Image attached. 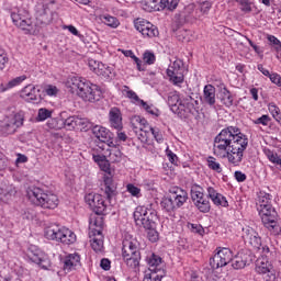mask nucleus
I'll return each mask as SVG.
<instances>
[{"instance_id":"nucleus-1","label":"nucleus","mask_w":281,"mask_h":281,"mask_svg":"<svg viewBox=\"0 0 281 281\" xmlns=\"http://www.w3.org/2000/svg\"><path fill=\"white\" fill-rule=\"evenodd\" d=\"M249 146V138L236 126H228L214 138V155L228 159V164L240 166L245 151Z\"/></svg>"},{"instance_id":"nucleus-2","label":"nucleus","mask_w":281,"mask_h":281,"mask_svg":"<svg viewBox=\"0 0 281 281\" xmlns=\"http://www.w3.org/2000/svg\"><path fill=\"white\" fill-rule=\"evenodd\" d=\"M257 205L265 227L269 229L273 236H278L281 232V226L280 223H278V211L271 205V194L260 192Z\"/></svg>"},{"instance_id":"nucleus-3","label":"nucleus","mask_w":281,"mask_h":281,"mask_svg":"<svg viewBox=\"0 0 281 281\" xmlns=\"http://www.w3.org/2000/svg\"><path fill=\"white\" fill-rule=\"evenodd\" d=\"M26 196L33 205L44 210H56L58 207V195L52 192H45L38 187H30L26 190Z\"/></svg>"},{"instance_id":"nucleus-4","label":"nucleus","mask_w":281,"mask_h":281,"mask_svg":"<svg viewBox=\"0 0 281 281\" xmlns=\"http://www.w3.org/2000/svg\"><path fill=\"white\" fill-rule=\"evenodd\" d=\"M71 89L76 91L79 98H82L85 102H98L100 101V95L102 91L98 89L97 85L90 83L87 79L74 77L71 79Z\"/></svg>"},{"instance_id":"nucleus-5","label":"nucleus","mask_w":281,"mask_h":281,"mask_svg":"<svg viewBox=\"0 0 281 281\" xmlns=\"http://www.w3.org/2000/svg\"><path fill=\"white\" fill-rule=\"evenodd\" d=\"M44 236L47 240H56V243H63V245H74L76 243V233L58 224L46 226Z\"/></svg>"},{"instance_id":"nucleus-6","label":"nucleus","mask_w":281,"mask_h":281,"mask_svg":"<svg viewBox=\"0 0 281 281\" xmlns=\"http://www.w3.org/2000/svg\"><path fill=\"white\" fill-rule=\"evenodd\" d=\"M133 218L139 229H153V227H157L159 221L157 211L147 206H137L133 213Z\"/></svg>"},{"instance_id":"nucleus-7","label":"nucleus","mask_w":281,"mask_h":281,"mask_svg":"<svg viewBox=\"0 0 281 281\" xmlns=\"http://www.w3.org/2000/svg\"><path fill=\"white\" fill-rule=\"evenodd\" d=\"M122 258L130 269H137L139 260H142V252L135 239H124L122 244Z\"/></svg>"},{"instance_id":"nucleus-8","label":"nucleus","mask_w":281,"mask_h":281,"mask_svg":"<svg viewBox=\"0 0 281 281\" xmlns=\"http://www.w3.org/2000/svg\"><path fill=\"white\" fill-rule=\"evenodd\" d=\"M54 0H50L49 3L46 4H38L35 11V25L37 29V34L41 32V27H47L53 23L54 19H57L58 13L52 10L49 5H53Z\"/></svg>"},{"instance_id":"nucleus-9","label":"nucleus","mask_w":281,"mask_h":281,"mask_svg":"<svg viewBox=\"0 0 281 281\" xmlns=\"http://www.w3.org/2000/svg\"><path fill=\"white\" fill-rule=\"evenodd\" d=\"M11 19L16 25L24 32V34H38V29L36 27L32 18H30V12L24 9L18 10V12H11Z\"/></svg>"},{"instance_id":"nucleus-10","label":"nucleus","mask_w":281,"mask_h":281,"mask_svg":"<svg viewBox=\"0 0 281 281\" xmlns=\"http://www.w3.org/2000/svg\"><path fill=\"white\" fill-rule=\"evenodd\" d=\"M99 168H101L103 172H106V175H109L105 176L103 180L105 186L103 194L105 195V199L109 201V203H111L114 196H117V187L113 181V177H111V164L109 162V160L105 159V161L99 165Z\"/></svg>"},{"instance_id":"nucleus-11","label":"nucleus","mask_w":281,"mask_h":281,"mask_svg":"<svg viewBox=\"0 0 281 281\" xmlns=\"http://www.w3.org/2000/svg\"><path fill=\"white\" fill-rule=\"evenodd\" d=\"M20 126H23V117L19 114H10L0 121V132L2 135H14Z\"/></svg>"},{"instance_id":"nucleus-12","label":"nucleus","mask_w":281,"mask_h":281,"mask_svg":"<svg viewBox=\"0 0 281 281\" xmlns=\"http://www.w3.org/2000/svg\"><path fill=\"white\" fill-rule=\"evenodd\" d=\"M191 199L200 212L203 214H207V212H210L212 206L210 205V200L205 198L203 188H201V186L194 184L191 188Z\"/></svg>"},{"instance_id":"nucleus-13","label":"nucleus","mask_w":281,"mask_h":281,"mask_svg":"<svg viewBox=\"0 0 281 281\" xmlns=\"http://www.w3.org/2000/svg\"><path fill=\"white\" fill-rule=\"evenodd\" d=\"M85 201L86 203L89 204V206L91 207L92 212H94V214L97 216H104L106 215V203L104 202V198L102 196V194L99 193H88L85 196Z\"/></svg>"},{"instance_id":"nucleus-14","label":"nucleus","mask_w":281,"mask_h":281,"mask_svg":"<svg viewBox=\"0 0 281 281\" xmlns=\"http://www.w3.org/2000/svg\"><path fill=\"white\" fill-rule=\"evenodd\" d=\"M234 255L229 248H221L212 258H210V267L213 270L227 267L232 262Z\"/></svg>"},{"instance_id":"nucleus-15","label":"nucleus","mask_w":281,"mask_h":281,"mask_svg":"<svg viewBox=\"0 0 281 281\" xmlns=\"http://www.w3.org/2000/svg\"><path fill=\"white\" fill-rule=\"evenodd\" d=\"M172 113H177L180 115L181 111H187V113H191V115H195V113H199L196 111V108H194V103H182L179 100V94L173 93L168 97L167 100Z\"/></svg>"},{"instance_id":"nucleus-16","label":"nucleus","mask_w":281,"mask_h":281,"mask_svg":"<svg viewBox=\"0 0 281 281\" xmlns=\"http://www.w3.org/2000/svg\"><path fill=\"white\" fill-rule=\"evenodd\" d=\"M91 131L95 137V144L97 146H99V148H101V150H104V144H106L108 146H115V144H113V139L111 138V132H109L106 127H102L100 125H92Z\"/></svg>"},{"instance_id":"nucleus-17","label":"nucleus","mask_w":281,"mask_h":281,"mask_svg":"<svg viewBox=\"0 0 281 281\" xmlns=\"http://www.w3.org/2000/svg\"><path fill=\"white\" fill-rule=\"evenodd\" d=\"M135 30L139 32L145 38H155L159 36V29L155 24L144 19H136L134 21Z\"/></svg>"},{"instance_id":"nucleus-18","label":"nucleus","mask_w":281,"mask_h":281,"mask_svg":"<svg viewBox=\"0 0 281 281\" xmlns=\"http://www.w3.org/2000/svg\"><path fill=\"white\" fill-rule=\"evenodd\" d=\"M88 65L91 71H94L97 76H100V78H103V80H113V78H115V71H113V68L104 65L101 61L90 59Z\"/></svg>"},{"instance_id":"nucleus-19","label":"nucleus","mask_w":281,"mask_h":281,"mask_svg":"<svg viewBox=\"0 0 281 281\" xmlns=\"http://www.w3.org/2000/svg\"><path fill=\"white\" fill-rule=\"evenodd\" d=\"M254 254L251 250H241L235 257H232L231 262L233 269H245V267H249L251 262H254Z\"/></svg>"},{"instance_id":"nucleus-20","label":"nucleus","mask_w":281,"mask_h":281,"mask_svg":"<svg viewBox=\"0 0 281 281\" xmlns=\"http://www.w3.org/2000/svg\"><path fill=\"white\" fill-rule=\"evenodd\" d=\"M255 271L262 276L263 281H276V269L269 261L258 260Z\"/></svg>"},{"instance_id":"nucleus-21","label":"nucleus","mask_w":281,"mask_h":281,"mask_svg":"<svg viewBox=\"0 0 281 281\" xmlns=\"http://www.w3.org/2000/svg\"><path fill=\"white\" fill-rule=\"evenodd\" d=\"M241 237L244 243H248V245H251V247H254L255 249H260L262 247V238H260L258 232H256V229H254L252 227H244Z\"/></svg>"},{"instance_id":"nucleus-22","label":"nucleus","mask_w":281,"mask_h":281,"mask_svg":"<svg viewBox=\"0 0 281 281\" xmlns=\"http://www.w3.org/2000/svg\"><path fill=\"white\" fill-rule=\"evenodd\" d=\"M20 97L22 100H25L26 102H33V104H38L41 102V89L36 86L29 85L25 86L21 92Z\"/></svg>"},{"instance_id":"nucleus-23","label":"nucleus","mask_w":281,"mask_h":281,"mask_svg":"<svg viewBox=\"0 0 281 281\" xmlns=\"http://www.w3.org/2000/svg\"><path fill=\"white\" fill-rule=\"evenodd\" d=\"M169 196L178 209L183 207V204L188 201V192L179 187H171Z\"/></svg>"},{"instance_id":"nucleus-24","label":"nucleus","mask_w":281,"mask_h":281,"mask_svg":"<svg viewBox=\"0 0 281 281\" xmlns=\"http://www.w3.org/2000/svg\"><path fill=\"white\" fill-rule=\"evenodd\" d=\"M109 121L112 128H115L116 131H122V111H120V108L110 109Z\"/></svg>"},{"instance_id":"nucleus-25","label":"nucleus","mask_w":281,"mask_h":281,"mask_svg":"<svg viewBox=\"0 0 281 281\" xmlns=\"http://www.w3.org/2000/svg\"><path fill=\"white\" fill-rule=\"evenodd\" d=\"M78 268H80V255H68L64 260V271L69 273L70 271H76Z\"/></svg>"},{"instance_id":"nucleus-26","label":"nucleus","mask_w":281,"mask_h":281,"mask_svg":"<svg viewBox=\"0 0 281 281\" xmlns=\"http://www.w3.org/2000/svg\"><path fill=\"white\" fill-rule=\"evenodd\" d=\"M207 198L213 201L214 205H221L222 207H227L229 205L227 198L216 192V190L212 187L207 188Z\"/></svg>"},{"instance_id":"nucleus-27","label":"nucleus","mask_w":281,"mask_h":281,"mask_svg":"<svg viewBox=\"0 0 281 281\" xmlns=\"http://www.w3.org/2000/svg\"><path fill=\"white\" fill-rule=\"evenodd\" d=\"M203 100L209 106L216 104V88L212 85H206L203 90Z\"/></svg>"},{"instance_id":"nucleus-28","label":"nucleus","mask_w":281,"mask_h":281,"mask_svg":"<svg viewBox=\"0 0 281 281\" xmlns=\"http://www.w3.org/2000/svg\"><path fill=\"white\" fill-rule=\"evenodd\" d=\"M167 76L173 85H181L183 82V72L181 69L168 68Z\"/></svg>"},{"instance_id":"nucleus-29","label":"nucleus","mask_w":281,"mask_h":281,"mask_svg":"<svg viewBox=\"0 0 281 281\" xmlns=\"http://www.w3.org/2000/svg\"><path fill=\"white\" fill-rule=\"evenodd\" d=\"M24 80H27V77L25 75L15 77L12 80H10L8 83H2L0 86V92L5 93V91H9V89H14V87H19V85H21V82H23Z\"/></svg>"},{"instance_id":"nucleus-30","label":"nucleus","mask_w":281,"mask_h":281,"mask_svg":"<svg viewBox=\"0 0 281 281\" xmlns=\"http://www.w3.org/2000/svg\"><path fill=\"white\" fill-rule=\"evenodd\" d=\"M161 262H162L161 257L153 254L151 258L148 259L149 271H151V273H159V271H165L161 268Z\"/></svg>"},{"instance_id":"nucleus-31","label":"nucleus","mask_w":281,"mask_h":281,"mask_svg":"<svg viewBox=\"0 0 281 281\" xmlns=\"http://www.w3.org/2000/svg\"><path fill=\"white\" fill-rule=\"evenodd\" d=\"M221 101L224 105H226L228 109L229 106H234V95L229 90H227V87L223 86L221 88Z\"/></svg>"},{"instance_id":"nucleus-32","label":"nucleus","mask_w":281,"mask_h":281,"mask_svg":"<svg viewBox=\"0 0 281 281\" xmlns=\"http://www.w3.org/2000/svg\"><path fill=\"white\" fill-rule=\"evenodd\" d=\"M29 260H31V262H34L35 265H38V267H41L42 269H47L45 267V265H43V254H41V250H30L29 254Z\"/></svg>"},{"instance_id":"nucleus-33","label":"nucleus","mask_w":281,"mask_h":281,"mask_svg":"<svg viewBox=\"0 0 281 281\" xmlns=\"http://www.w3.org/2000/svg\"><path fill=\"white\" fill-rule=\"evenodd\" d=\"M15 194L16 189H14V187L12 186H9L7 188H0V201H3L4 203L7 201H10Z\"/></svg>"},{"instance_id":"nucleus-34","label":"nucleus","mask_w":281,"mask_h":281,"mask_svg":"<svg viewBox=\"0 0 281 281\" xmlns=\"http://www.w3.org/2000/svg\"><path fill=\"white\" fill-rule=\"evenodd\" d=\"M160 206L162 210H165V212H168V214L175 212V210H179L170 195L161 200Z\"/></svg>"},{"instance_id":"nucleus-35","label":"nucleus","mask_w":281,"mask_h":281,"mask_svg":"<svg viewBox=\"0 0 281 281\" xmlns=\"http://www.w3.org/2000/svg\"><path fill=\"white\" fill-rule=\"evenodd\" d=\"M93 128V123L89 121V119H82L77 116V125L76 131H83L87 133V131H91Z\"/></svg>"},{"instance_id":"nucleus-36","label":"nucleus","mask_w":281,"mask_h":281,"mask_svg":"<svg viewBox=\"0 0 281 281\" xmlns=\"http://www.w3.org/2000/svg\"><path fill=\"white\" fill-rule=\"evenodd\" d=\"M77 122H78V116L72 115V116L67 117L63 122V124H64L65 128H67V131H76Z\"/></svg>"},{"instance_id":"nucleus-37","label":"nucleus","mask_w":281,"mask_h":281,"mask_svg":"<svg viewBox=\"0 0 281 281\" xmlns=\"http://www.w3.org/2000/svg\"><path fill=\"white\" fill-rule=\"evenodd\" d=\"M104 237H93L91 247L97 254L104 249Z\"/></svg>"},{"instance_id":"nucleus-38","label":"nucleus","mask_w":281,"mask_h":281,"mask_svg":"<svg viewBox=\"0 0 281 281\" xmlns=\"http://www.w3.org/2000/svg\"><path fill=\"white\" fill-rule=\"evenodd\" d=\"M113 149L110 150V159L111 161H113L114 164H120V161H122V151L114 146H112Z\"/></svg>"},{"instance_id":"nucleus-39","label":"nucleus","mask_w":281,"mask_h":281,"mask_svg":"<svg viewBox=\"0 0 281 281\" xmlns=\"http://www.w3.org/2000/svg\"><path fill=\"white\" fill-rule=\"evenodd\" d=\"M162 278H166V270L158 271L157 273L151 272L143 281H161Z\"/></svg>"},{"instance_id":"nucleus-40","label":"nucleus","mask_w":281,"mask_h":281,"mask_svg":"<svg viewBox=\"0 0 281 281\" xmlns=\"http://www.w3.org/2000/svg\"><path fill=\"white\" fill-rule=\"evenodd\" d=\"M236 2L240 5L239 9L245 14H249L251 12V10H252L251 9V5H252L251 0H236Z\"/></svg>"},{"instance_id":"nucleus-41","label":"nucleus","mask_w":281,"mask_h":281,"mask_svg":"<svg viewBox=\"0 0 281 281\" xmlns=\"http://www.w3.org/2000/svg\"><path fill=\"white\" fill-rule=\"evenodd\" d=\"M147 232V238L150 243H157L159 240V232H157V227L145 228Z\"/></svg>"},{"instance_id":"nucleus-42","label":"nucleus","mask_w":281,"mask_h":281,"mask_svg":"<svg viewBox=\"0 0 281 281\" xmlns=\"http://www.w3.org/2000/svg\"><path fill=\"white\" fill-rule=\"evenodd\" d=\"M207 166L211 170L215 172H223V168H221V164L216 162V158L213 156L207 157Z\"/></svg>"},{"instance_id":"nucleus-43","label":"nucleus","mask_w":281,"mask_h":281,"mask_svg":"<svg viewBox=\"0 0 281 281\" xmlns=\"http://www.w3.org/2000/svg\"><path fill=\"white\" fill-rule=\"evenodd\" d=\"M179 5V0H160V8H167V10H177Z\"/></svg>"},{"instance_id":"nucleus-44","label":"nucleus","mask_w":281,"mask_h":281,"mask_svg":"<svg viewBox=\"0 0 281 281\" xmlns=\"http://www.w3.org/2000/svg\"><path fill=\"white\" fill-rule=\"evenodd\" d=\"M104 227V217L102 215H97L90 218V228Z\"/></svg>"},{"instance_id":"nucleus-45","label":"nucleus","mask_w":281,"mask_h":281,"mask_svg":"<svg viewBox=\"0 0 281 281\" xmlns=\"http://www.w3.org/2000/svg\"><path fill=\"white\" fill-rule=\"evenodd\" d=\"M126 191L132 194V196H136V199H139L142 196V189L138 187H135L133 183H128L126 186Z\"/></svg>"},{"instance_id":"nucleus-46","label":"nucleus","mask_w":281,"mask_h":281,"mask_svg":"<svg viewBox=\"0 0 281 281\" xmlns=\"http://www.w3.org/2000/svg\"><path fill=\"white\" fill-rule=\"evenodd\" d=\"M103 22L109 26V27H117L120 25V20L115 16L111 15H104L103 16Z\"/></svg>"},{"instance_id":"nucleus-47","label":"nucleus","mask_w":281,"mask_h":281,"mask_svg":"<svg viewBox=\"0 0 281 281\" xmlns=\"http://www.w3.org/2000/svg\"><path fill=\"white\" fill-rule=\"evenodd\" d=\"M138 106H143V109L149 113V115H156V117L159 116V110L153 108V105H148L147 102L140 101V104Z\"/></svg>"},{"instance_id":"nucleus-48","label":"nucleus","mask_w":281,"mask_h":281,"mask_svg":"<svg viewBox=\"0 0 281 281\" xmlns=\"http://www.w3.org/2000/svg\"><path fill=\"white\" fill-rule=\"evenodd\" d=\"M143 60L145 65H155V60H157V58L155 57V53L146 50L143 55Z\"/></svg>"},{"instance_id":"nucleus-49","label":"nucleus","mask_w":281,"mask_h":281,"mask_svg":"<svg viewBox=\"0 0 281 281\" xmlns=\"http://www.w3.org/2000/svg\"><path fill=\"white\" fill-rule=\"evenodd\" d=\"M48 117H52V111L42 108L38 110L37 120L38 122H45V120H48Z\"/></svg>"},{"instance_id":"nucleus-50","label":"nucleus","mask_w":281,"mask_h":281,"mask_svg":"<svg viewBox=\"0 0 281 281\" xmlns=\"http://www.w3.org/2000/svg\"><path fill=\"white\" fill-rule=\"evenodd\" d=\"M269 122H271V117L269 115L263 114L261 117L252 120V124H261L262 126H269Z\"/></svg>"},{"instance_id":"nucleus-51","label":"nucleus","mask_w":281,"mask_h":281,"mask_svg":"<svg viewBox=\"0 0 281 281\" xmlns=\"http://www.w3.org/2000/svg\"><path fill=\"white\" fill-rule=\"evenodd\" d=\"M150 132L158 144H161V142H164V135L161 134L159 128L150 127Z\"/></svg>"},{"instance_id":"nucleus-52","label":"nucleus","mask_w":281,"mask_h":281,"mask_svg":"<svg viewBox=\"0 0 281 281\" xmlns=\"http://www.w3.org/2000/svg\"><path fill=\"white\" fill-rule=\"evenodd\" d=\"M8 54L3 50H0V71L5 69V65L9 63Z\"/></svg>"},{"instance_id":"nucleus-53","label":"nucleus","mask_w":281,"mask_h":281,"mask_svg":"<svg viewBox=\"0 0 281 281\" xmlns=\"http://www.w3.org/2000/svg\"><path fill=\"white\" fill-rule=\"evenodd\" d=\"M210 10H212V2L211 1H202L200 3V11L203 13V14H207V12H210Z\"/></svg>"},{"instance_id":"nucleus-54","label":"nucleus","mask_w":281,"mask_h":281,"mask_svg":"<svg viewBox=\"0 0 281 281\" xmlns=\"http://www.w3.org/2000/svg\"><path fill=\"white\" fill-rule=\"evenodd\" d=\"M127 98H130V100H133L134 104H137L138 106H139L140 102H144V100L139 99L137 93H135V91H133V90L127 91Z\"/></svg>"},{"instance_id":"nucleus-55","label":"nucleus","mask_w":281,"mask_h":281,"mask_svg":"<svg viewBox=\"0 0 281 281\" xmlns=\"http://www.w3.org/2000/svg\"><path fill=\"white\" fill-rule=\"evenodd\" d=\"M273 85H277V87H281V76L277 72L270 74L268 77Z\"/></svg>"},{"instance_id":"nucleus-56","label":"nucleus","mask_w":281,"mask_h":281,"mask_svg":"<svg viewBox=\"0 0 281 281\" xmlns=\"http://www.w3.org/2000/svg\"><path fill=\"white\" fill-rule=\"evenodd\" d=\"M247 41L250 45V47H252L254 52H256V54H258V56H260V58H262V53L263 50L260 48V46L256 45L250 38L247 37Z\"/></svg>"},{"instance_id":"nucleus-57","label":"nucleus","mask_w":281,"mask_h":281,"mask_svg":"<svg viewBox=\"0 0 281 281\" xmlns=\"http://www.w3.org/2000/svg\"><path fill=\"white\" fill-rule=\"evenodd\" d=\"M234 177L238 183L247 181V175H245L243 171H235Z\"/></svg>"},{"instance_id":"nucleus-58","label":"nucleus","mask_w":281,"mask_h":281,"mask_svg":"<svg viewBox=\"0 0 281 281\" xmlns=\"http://www.w3.org/2000/svg\"><path fill=\"white\" fill-rule=\"evenodd\" d=\"M100 267H101V269H103V271H110L111 270V260H109L106 258L101 259Z\"/></svg>"},{"instance_id":"nucleus-59","label":"nucleus","mask_w":281,"mask_h":281,"mask_svg":"<svg viewBox=\"0 0 281 281\" xmlns=\"http://www.w3.org/2000/svg\"><path fill=\"white\" fill-rule=\"evenodd\" d=\"M269 112L271 113L272 117H276L280 113V108L276 105V103H270L269 106Z\"/></svg>"},{"instance_id":"nucleus-60","label":"nucleus","mask_w":281,"mask_h":281,"mask_svg":"<svg viewBox=\"0 0 281 281\" xmlns=\"http://www.w3.org/2000/svg\"><path fill=\"white\" fill-rule=\"evenodd\" d=\"M90 229H91V234H92V236H94V238H104L102 236L103 227H97V228H90Z\"/></svg>"},{"instance_id":"nucleus-61","label":"nucleus","mask_w":281,"mask_h":281,"mask_svg":"<svg viewBox=\"0 0 281 281\" xmlns=\"http://www.w3.org/2000/svg\"><path fill=\"white\" fill-rule=\"evenodd\" d=\"M166 153H167V157H168L170 164H175L177 161V159H178L176 154L172 153V150H170V149H167Z\"/></svg>"},{"instance_id":"nucleus-62","label":"nucleus","mask_w":281,"mask_h":281,"mask_svg":"<svg viewBox=\"0 0 281 281\" xmlns=\"http://www.w3.org/2000/svg\"><path fill=\"white\" fill-rule=\"evenodd\" d=\"M56 93H58V88H56L55 86H48L46 88L47 95H56Z\"/></svg>"},{"instance_id":"nucleus-63","label":"nucleus","mask_w":281,"mask_h":281,"mask_svg":"<svg viewBox=\"0 0 281 281\" xmlns=\"http://www.w3.org/2000/svg\"><path fill=\"white\" fill-rule=\"evenodd\" d=\"M65 29L68 30V32H70V34H72L74 36H80V32H78V29H76V26L67 25L65 26Z\"/></svg>"},{"instance_id":"nucleus-64","label":"nucleus","mask_w":281,"mask_h":281,"mask_svg":"<svg viewBox=\"0 0 281 281\" xmlns=\"http://www.w3.org/2000/svg\"><path fill=\"white\" fill-rule=\"evenodd\" d=\"M93 159H94L95 164H98V166H100L103 161L106 160V156L95 155V156H93Z\"/></svg>"}]
</instances>
